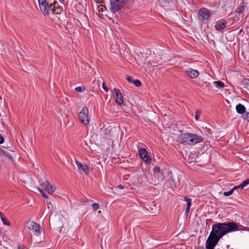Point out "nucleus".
<instances>
[{"label": "nucleus", "instance_id": "obj_1", "mask_svg": "<svg viewBox=\"0 0 249 249\" xmlns=\"http://www.w3.org/2000/svg\"><path fill=\"white\" fill-rule=\"evenodd\" d=\"M238 230V226L235 222L214 224L206 241L216 245L224 235Z\"/></svg>", "mask_w": 249, "mask_h": 249}, {"label": "nucleus", "instance_id": "obj_15", "mask_svg": "<svg viewBox=\"0 0 249 249\" xmlns=\"http://www.w3.org/2000/svg\"><path fill=\"white\" fill-rule=\"evenodd\" d=\"M184 200L187 202V206L185 212V214L187 215L190 211V209L191 206L192 200L191 199L188 198L186 196L184 197Z\"/></svg>", "mask_w": 249, "mask_h": 249}, {"label": "nucleus", "instance_id": "obj_20", "mask_svg": "<svg viewBox=\"0 0 249 249\" xmlns=\"http://www.w3.org/2000/svg\"><path fill=\"white\" fill-rule=\"evenodd\" d=\"M245 6L244 5L240 6L239 7H238L236 9V12L238 13L242 14L245 11Z\"/></svg>", "mask_w": 249, "mask_h": 249}, {"label": "nucleus", "instance_id": "obj_32", "mask_svg": "<svg viewBox=\"0 0 249 249\" xmlns=\"http://www.w3.org/2000/svg\"><path fill=\"white\" fill-rule=\"evenodd\" d=\"M4 142V139L3 137L0 134V144H1Z\"/></svg>", "mask_w": 249, "mask_h": 249}, {"label": "nucleus", "instance_id": "obj_12", "mask_svg": "<svg viewBox=\"0 0 249 249\" xmlns=\"http://www.w3.org/2000/svg\"><path fill=\"white\" fill-rule=\"evenodd\" d=\"M186 73L191 78H195L198 76L199 73L198 71L191 68H188L186 70Z\"/></svg>", "mask_w": 249, "mask_h": 249}, {"label": "nucleus", "instance_id": "obj_9", "mask_svg": "<svg viewBox=\"0 0 249 249\" xmlns=\"http://www.w3.org/2000/svg\"><path fill=\"white\" fill-rule=\"evenodd\" d=\"M41 186L45 188V190L50 194H52L55 191V188L50 184L48 180L41 184Z\"/></svg>", "mask_w": 249, "mask_h": 249}, {"label": "nucleus", "instance_id": "obj_38", "mask_svg": "<svg viewBox=\"0 0 249 249\" xmlns=\"http://www.w3.org/2000/svg\"><path fill=\"white\" fill-rule=\"evenodd\" d=\"M101 213H102V212H101V211H98V213L99 214Z\"/></svg>", "mask_w": 249, "mask_h": 249}, {"label": "nucleus", "instance_id": "obj_18", "mask_svg": "<svg viewBox=\"0 0 249 249\" xmlns=\"http://www.w3.org/2000/svg\"><path fill=\"white\" fill-rule=\"evenodd\" d=\"M213 84L216 87L219 89H221L224 87V83L220 81H214Z\"/></svg>", "mask_w": 249, "mask_h": 249}, {"label": "nucleus", "instance_id": "obj_3", "mask_svg": "<svg viewBox=\"0 0 249 249\" xmlns=\"http://www.w3.org/2000/svg\"><path fill=\"white\" fill-rule=\"evenodd\" d=\"M55 2L56 1L52 2L49 0H38L40 11L44 16L49 15L51 8H55Z\"/></svg>", "mask_w": 249, "mask_h": 249}, {"label": "nucleus", "instance_id": "obj_8", "mask_svg": "<svg viewBox=\"0 0 249 249\" xmlns=\"http://www.w3.org/2000/svg\"><path fill=\"white\" fill-rule=\"evenodd\" d=\"M113 96L115 99L116 103L119 105H121L123 104L124 100V97L122 95L121 92L117 89H113Z\"/></svg>", "mask_w": 249, "mask_h": 249}, {"label": "nucleus", "instance_id": "obj_16", "mask_svg": "<svg viewBox=\"0 0 249 249\" xmlns=\"http://www.w3.org/2000/svg\"><path fill=\"white\" fill-rule=\"evenodd\" d=\"M0 154L3 157L7 158V159L10 160H13L12 156L7 151H5L3 149H0Z\"/></svg>", "mask_w": 249, "mask_h": 249}, {"label": "nucleus", "instance_id": "obj_34", "mask_svg": "<svg viewBox=\"0 0 249 249\" xmlns=\"http://www.w3.org/2000/svg\"><path fill=\"white\" fill-rule=\"evenodd\" d=\"M246 119L249 122V112H247L246 114Z\"/></svg>", "mask_w": 249, "mask_h": 249}, {"label": "nucleus", "instance_id": "obj_37", "mask_svg": "<svg viewBox=\"0 0 249 249\" xmlns=\"http://www.w3.org/2000/svg\"><path fill=\"white\" fill-rule=\"evenodd\" d=\"M46 217V215L44 214V212L42 213V215L41 216V218H44Z\"/></svg>", "mask_w": 249, "mask_h": 249}, {"label": "nucleus", "instance_id": "obj_36", "mask_svg": "<svg viewBox=\"0 0 249 249\" xmlns=\"http://www.w3.org/2000/svg\"><path fill=\"white\" fill-rule=\"evenodd\" d=\"M118 187L121 189H123L124 188V187L122 185H119Z\"/></svg>", "mask_w": 249, "mask_h": 249}, {"label": "nucleus", "instance_id": "obj_5", "mask_svg": "<svg viewBox=\"0 0 249 249\" xmlns=\"http://www.w3.org/2000/svg\"><path fill=\"white\" fill-rule=\"evenodd\" d=\"M88 113L89 110L88 108L86 107H84L81 109L78 116L80 122L85 125H88L89 122Z\"/></svg>", "mask_w": 249, "mask_h": 249}, {"label": "nucleus", "instance_id": "obj_11", "mask_svg": "<svg viewBox=\"0 0 249 249\" xmlns=\"http://www.w3.org/2000/svg\"><path fill=\"white\" fill-rule=\"evenodd\" d=\"M76 164L77 166L78 169L79 171L81 172V171L84 172L86 174H88L89 173V167L88 165L86 164H82L81 162L76 160Z\"/></svg>", "mask_w": 249, "mask_h": 249}, {"label": "nucleus", "instance_id": "obj_7", "mask_svg": "<svg viewBox=\"0 0 249 249\" xmlns=\"http://www.w3.org/2000/svg\"><path fill=\"white\" fill-rule=\"evenodd\" d=\"M210 17V12L206 9L202 8L198 13V18L201 21L206 20Z\"/></svg>", "mask_w": 249, "mask_h": 249}, {"label": "nucleus", "instance_id": "obj_41", "mask_svg": "<svg viewBox=\"0 0 249 249\" xmlns=\"http://www.w3.org/2000/svg\"><path fill=\"white\" fill-rule=\"evenodd\" d=\"M60 2H63L64 0H59Z\"/></svg>", "mask_w": 249, "mask_h": 249}, {"label": "nucleus", "instance_id": "obj_28", "mask_svg": "<svg viewBox=\"0 0 249 249\" xmlns=\"http://www.w3.org/2000/svg\"><path fill=\"white\" fill-rule=\"evenodd\" d=\"M154 172L155 174H160V169L159 167H155L154 169Z\"/></svg>", "mask_w": 249, "mask_h": 249}, {"label": "nucleus", "instance_id": "obj_26", "mask_svg": "<svg viewBox=\"0 0 249 249\" xmlns=\"http://www.w3.org/2000/svg\"><path fill=\"white\" fill-rule=\"evenodd\" d=\"M99 205L96 203L92 204V207L96 211L99 208Z\"/></svg>", "mask_w": 249, "mask_h": 249}, {"label": "nucleus", "instance_id": "obj_29", "mask_svg": "<svg viewBox=\"0 0 249 249\" xmlns=\"http://www.w3.org/2000/svg\"><path fill=\"white\" fill-rule=\"evenodd\" d=\"M75 89L77 92H82L84 91V88H83L81 87H77Z\"/></svg>", "mask_w": 249, "mask_h": 249}, {"label": "nucleus", "instance_id": "obj_21", "mask_svg": "<svg viewBox=\"0 0 249 249\" xmlns=\"http://www.w3.org/2000/svg\"><path fill=\"white\" fill-rule=\"evenodd\" d=\"M216 245L206 241V248L207 249H213Z\"/></svg>", "mask_w": 249, "mask_h": 249}, {"label": "nucleus", "instance_id": "obj_30", "mask_svg": "<svg viewBox=\"0 0 249 249\" xmlns=\"http://www.w3.org/2000/svg\"><path fill=\"white\" fill-rule=\"evenodd\" d=\"M102 87L106 91H108V88L106 87L104 82H103L102 84Z\"/></svg>", "mask_w": 249, "mask_h": 249}, {"label": "nucleus", "instance_id": "obj_33", "mask_svg": "<svg viewBox=\"0 0 249 249\" xmlns=\"http://www.w3.org/2000/svg\"><path fill=\"white\" fill-rule=\"evenodd\" d=\"M47 205H48V208H47L48 209H50L51 208H51L53 207V205L51 202L48 203Z\"/></svg>", "mask_w": 249, "mask_h": 249}, {"label": "nucleus", "instance_id": "obj_25", "mask_svg": "<svg viewBox=\"0 0 249 249\" xmlns=\"http://www.w3.org/2000/svg\"><path fill=\"white\" fill-rule=\"evenodd\" d=\"M236 189H234V187L233 188V189H232L231 190L228 191V192H224V195L225 196H229L230 195H231L232 193H233V192L234 190H235Z\"/></svg>", "mask_w": 249, "mask_h": 249}, {"label": "nucleus", "instance_id": "obj_27", "mask_svg": "<svg viewBox=\"0 0 249 249\" xmlns=\"http://www.w3.org/2000/svg\"><path fill=\"white\" fill-rule=\"evenodd\" d=\"M201 112L199 110H197L196 112V115H195V119L196 120H198L200 115Z\"/></svg>", "mask_w": 249, "mask_h": 249}, {"label": "nucleus", "instance_id": "obj_17", "mask_svg": "<svg viewBox=\"0 0 249 249\" xmlns=\"http://www.w3.org/2000/svg\"><path fill=\"white\" fill-rule=\"evenodd\" d=\"M249 184V178L243 181L241 184L239 185L234 187V189L241 188L243 189L245 186Z\"/></svg>", "mask_w": 249, "mask_h": 249}, {"label": "nucleus", "instance_id": "obj_2", "mask_svg": "<svg viewBox=\"0 0 249 249\" xmlns=\"http://www.w3.org/2000/svg\"><path fill=\"white\" fill-rule=\"evenodd\" d=\"M178 140L181 143L195 144L202 142L203 139L201 136L196 134L186 133L180 134L178 137Z\"/></svg>", "mask_w": 249, "mask_h": 249}, {"label": "nucleus", "instance_id": "obj_40", "mask_svg": "<svg viewBox=\"0 0 249 249\" xmlns=\"http://www.w3.org/2000/svg\"><path fill=\"white\" fill-rule=\"evenodd\" d=\"M99 11H101V10H99ZM101 11H102V12H103V9L102 8L101 9Z\"/></svg>", "mask_w": 249, "mask_h": 249}, {"label": "nucleus", "instance_id": "obj_14", "mask_svg": "<svg viewBox=\"0 0 249 249\" xmlns=\"http://www.w3.org/2000/svg\"><path fill=\"white\" fill-rule=\"evenodd\" d=\"M235 108H236V111L239 114H244V113L246 112V108L245 107L241 104H239L237 105H236Z\"/></svg>", "mask_w": 249, "mask_h": 249}, {"label": "nucleus", "instance_id": "obj_31", "mask_svg": "<svg viewBox=\"0 0 249 249\" xmlns=\"http://www.w3.org/2000/svg\"><path fill=\"white\" fill-rule=\"evenodd\" d=\"M126 79L129 83H132L133 81V80H132L131 77L129 76H126Z\"/></svg>", "mask_w": 249, "mask_h": 249}, {"label": "nucleus", "instance_id": "obj_39", "mask_svg": "<svg viewBox=\"0 0 249 249\" xmlns=\"http://www.w3.org/2000/svg\"><path fill=\"white\" fill-rule=\"evenodd\" d=\"M197 249H204L203 248L201 247V248H198Z\"/></svg>", "mask_w": 249, "mask_h": 249}, {"label": "nucleus", "instance_id": "obj_23", "mask_svg": "<svg viewBox=\"0 0 249 249\" xmlns=\"http://www.w3.org/2000/svg\"><path fill=\"white\" fill-rule=\"evenodd\" d=\"M1 221H2L4 225L8 226H9L10 225L9 221L5 217L2 218Z\"/></svg>", "mask_w": 249, "mask_h": 249}, {"label": "nucleus", "instance_id": "obj_13", "mask_svg": "<svg viewBox=\"0 0 249 249\" xmlns=\"http://www.w3.org/2000/svg\"><path fill=\"white\" fill-rule=\"evenodd\" d=\"M226 22L225 21L219 20L216 23L215 28L217 30L221 31L226 27Z\"/></svg>", "mask_w": 249, "mask_h": 249}, {"label": "nucleus", "instance_id": "obj_19", "mask_svg": "<svg viewBox=\"0 0 249 249\" xmlns=\"http://www.w3.org/2000/svg\"><path fill=\"white\" fill-rule=\"evenodd\" d=\"M242 84L244 88L249 89V79H243Z\"/></svg>", "mask_w": 249, "mask_h": 249}, {"label": "nucleus", "instance_id": "obj_4", "mask_svg": "<svg viewBox=\"0 0 249 249\" xmlns=\"http://www.w3.org/2000/svg\"><path fill=\"white\" fill-rule=\"evenodd\" d=\"M128 0H110V11L114 13L121 10Z\"/></svg>", "mask_w": 249, "mask_h": 249}, {"label": "nucleus", "instance_id": "obj_6", "mask_svg": "<svg viewBox=\"0 0 249 249\" xmlns=\"http://www.w3.org/2000/svg\"><path fill=\"white\" fill-rule=\"evenodd\" d=\"M27 225L28 229L33 231L35 234L36 235L40 234L41 228L39 224L34 222H28L27 223Z\"/></svg>", "mask_w": 249, "mask_h": 249}, {"label": "nucleus", "instance_id": "obj_22", "mask_svg": "<svg viewBox=\"0 0 249 249\" xmlns=\"http://www.w3.org/2000/svg\"><path fill=\"white\" fill-rule=\"evenodd\" d=\"M38 190L40 192V193L41 194L42 196L45 198H48V196L43 191V190L38 188Z\"/></svg>", "mask_w": 249, "mask_h": 249}, {"label": "nucleus", "instance_id": "obj_10", "mask_svg": "<svg viewBox=\"0 0 249 249\" xmlns=\"http://www.w3.org/2000/svg\"><path fill=\"white\" fill-rule=\"evenodd\" d=\"M139 155L142 160L145 162L149 163L151 161V159L147 156V151L144 148H141L139 151Z\"/></svg>", "mask_w": 249, "mask_h": 249}, {"label": "nucleus", "instance_id": "obj_35", "mask_svg": "<svg viewBox=\"0 0 249 249\" xmlns=\"http://www.w3.org/2000/svg\"><path fill=\"white\" fill-rule=\"evenodd\" d=\"M4 217L5 216H4L3 213L1 212H0V217L1 218V220L2 219V218H4Z\"/></svg>", "mask_w": 249, "mask_h": 249}, {"label": "nucleus", "instance_id": "obj_24", "mask_svg": "<svg viewBox=\"0 0 249 249\" xmlns=\"http://www.w3.org/2000/svg\"><path fill=\"white\" fill-rule=\"evenodd\" d=\"M136 87H140L142 85L141 81L139 80L136 79L133 80L132 82Z\"/></svg>", "mask_w": 249, "mask_h": 249}]
</instances>
